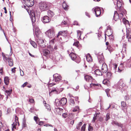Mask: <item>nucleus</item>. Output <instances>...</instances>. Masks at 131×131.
I'll return each mask as SVG.
<instances>
[{"mask_svg": "<svg viewBox=\"0 0 131 131\" xmlns=\"http://www.w3.org/2000/svg\"><path fill=\"white\" fill-rule=\"evenodd\" d=\"M55 102L57 106H62L66 103L67 100L65 98L63 97L60 101L58 99H56Z\"/></svg>", "mask_w": 131, "mask_h": 131, "instance_id": "1", "label": "nucleus"}, {"mask_svg": "<svg viewBox=\"0 0 131 131\" xmlns=\"http://www.w3.org/2000/svg\"><path fill=\"white\" fill-rule=\"evenodd\" d=\"M2 55L3 57L4 60V61H7L8 59L9 60L8 61L9 65L10 66H12L13 65V60L10 58L8 56V54H6L5 55L4 53H2Z\"/></svg>", "mask_w": 131, "mask_h": 131, "instance_id": "2", "label": "nucleus"}, {"mask_svg": "<svg viewBox=\"0 0 131 131\" xmlns=\"http://www.w3.org/2000/svg\"><path fill=\"white\" fill-rule=\"evenodd\" d=\"M48 6V3L46 2H41L39 3L40 8L42 11H45L47 9Z\"/></svg>", "mask_w": 131, "mask_h": 131, "instance_id": "3", "label": "nucleus"}, {"mask_svg": "<svg viewBox=\"0 0 131 131\" xmlns=\"http://www.w3.org/2000/svg\"><path fill=\"white\" fill-rule=\"evenodd\" d=\"M46 34L50 38L53 37L55 35L54 32L52 29L48 30L46 32Z\"/></svg>", "mask_w": 131, "mask_h": 131, "instance_id": "4", "label": "nucleus"}, {"mask_svg": "<svg viewBox=\"0 0 131 131\" xmlns=\"http://www.w3.org/2000/svg\"><path fill=\"white\" fill-rule=\"evenodd\" d=\"M23 2L28 7H31L34 4V0H23Z\"/></svg>", "mask_w": 131, "mask_h": 131, "instance_id": "5", "label": "nucleus"}, {"mask_svg": "<svg viewBox=\"0 0 131 131\" xmlns=\"http://www.w3.org/2000/svg\"><path fill=\"white\" fill-rule=\"evenodd\" d=\"M94 10L95 14L96 17H97L100 15L101 13V10L100 8L99 7H96L93 9Z\"/></svg>", "mask_w": 131, "mask_h": 131, "instance_id": "6", "label": "nucleus"}, {"mask_svg": "<svg viewBox=\"0 0 131 131\" xmlns=\"http://www.w3.org/2000/svg\"><path fill=\"white\" fill-rule=\"evenodd\" d=\"M112 31L111 28L110 27H108L107 30L105 32V35L108 36H110V37H112Z\"/></svg>", "mask_w": 131, "mask_h": 131, "instance_id": "7", "label": "nucleus"}, {"mask_svg": "<svg viewBox=\"0 0 131 131\" xmlns=\"http://www.w3.org/2000/svg\"><path fill=\"white\" fill-rule=\"evenodd\" d=\"M53 77L54 78L55 81L56 82L59 81L61 80V78L60 75L57 73L54 74Z\"/></svg>", "mask_w": 131, "mask_h": 131, "instance_id": "8", "label": "nucleus"}, {"mask_svg": "<svg viewBox=\"0 0 131 131\" xmlns=\"http://www.w3.org/2000/svg\"><path fill=\"white\" fill-rule=\"evenodd\" d=\"M17 123L19 125L18 118L16 116L15 117V122H14L12 125L13 126L12 130H13L14 128H15V127L17 125Z\"/></svg>", "mask_w": 131, "mask_h": 131, "instance_id": "9", "label": "nucleus"}, {"mask_svg": "<svg viewBox=\"0 0 131 131\" xmlns=\"http://www.w3.org/2000/svg\"><path fill=\"white\" fill-rule=\"evenodd\" d=\"M29 15H30L31 17L32 21H35V16H36L35 12L33 10L31 11L30 12Z\"/></svg>", "mask_w": 131, "mask_h": 131, "instance_id": "10", "label": "nucleus"}, {"mask_svg": "<svg viewBox=\"0 0 131 131\" xmlns=\"http://www.w3.org/2000/svg\"><path fill=\"white\" fill-rule=\"evenodd\" d=\"M50 19L47 16H45L42 18V21L44 23H48L50 21Z\"/></svg>", "mask_w": 131, "mask_h": 131, "instance_id": "11", "label": "nucleus"}, {"mask_svg": "<svg viewBox=\"0 0 131 131\" xmlns=\"http://www.w3.org/2000/svg\"><path fill=\"white\" fill-rule=\"evenodd\" d=\"M102 70L104 73H106L107 70V66L105 63H103L102 64Z\"/></svg>", "mask_w": 131, "mask_h": 131, "instance_id": "12", "label": "nucleus"}, {"mask_svg": "<svg viewBox=\"0 0 131 131\" xmlns=\"http://www.w3.org/2000/svg\"><path fill=\"white\" fill-rule=\"evenodd\" d=\"M126 38L128 39V41L130 42L131 41V34L129 30L128 29L126 30Z\"/></svg>", "mask_w": 131, "mask_h": 131, "instance_id": "13", "label": "nucleus"}, {"mask_svg": "<svg viewBox=\"0 0 131 131\" xmlns=\"http://www.w3.org/2000/svg\"><path fill=\"white\" fill-rule=\"evenodd\" d=\"M85 79L87 81H92L94 80L91 77L88 75H86L85 76Z\"/></svg>", "mask_w": 131, "mask_h": 131, "instance_id": "14", "label": "nucleus"}, {"mask_svg": "<svg viewBox=\"0 0 131 131\" xmlns=\"http://www.w3.org/2000/svg\"><path fill=\"white\" fill-rule=\"evenodd\" d=\"M72 60H74L77 58V56L73 52L71 53L69 55Z\"/></svg>", "mask_w": 131, "mask_h": 131, "instance_id": "15", "label": "nucleus"}, {"mask_svg": "<svg viewBox=\"0 0 131 131\" xmlns=\"http://www.w3.org/2000/svg\"><path fill=\"white\" fill-rule=\"evenodd\" d=\"M87 61L89 62H91L92 61V59L91 56L90 54L88 53V54L86 57Z\"/></svg>", "mask_w": 131, "mask_h": 131, "instance_id": "16", "label": "nucleus"}, {"mask_svg": "<svg viewBox=\"0 0 131 131\" xmlns=\"http://www.w3.org/2000/svg\"><path fill=\"white\" fill-rule=\"evenodd\" d=\"M103 83L104 84L107 85V86H110V83L109 81L107 79H105L103 81Z\"/></svg>", "mask_w": 131, "mask_h": 131, "instance_id": "17", "label": "nucleus"}, {"mask_svg": "<svg viewBox=\"0 0 131 131\" xmlns=\"http://www.w3.org/2000/svg\"><path fill=\"white\" fill-rule=\"evenodd\" d=\"M114 19L115 21H116L119 19L118 15L117 14V12L116 11H115L114 12Z\"/></svg>", "mask_w": 131, "mask_h": 131, "instance_id": "18", "label": "nucleus"}, {"mask_svg": "<svg viewBox=\"0 0 131 131\" xmlns=\"http://www.w3.org/2000/svg\"><path fill=\"white\" fill-rule=\"evenodd\" d=\"M2 124L1 122H0V131H9L8 129H5L4 128L2 127Z\"/></svg>", "mask_w": 131, "mask_h": 131, "instance_id": "19", "label": "nucleus"}, {"mask_svg": "<svg viewBox=\"0 0 131 131\" xmlns=\"http://www.w3.org/2000/svg\"><path fill=\"white\" fill-rule=\"evenodd\" d=\"M43 103L45 104V106L46 107V108L47 109L48 111H50L51 110L50 105L48 104H47L45 101H44Z\"/></svg>", "mask_w": 131, "mask_h": 131, "instance_id": "20", "label": "nucleus"}, {"mask_svg": "<svg viewBox=\"0 0 131 131\" xmlns=\"http://www.w3.org/2000/svg\"><path fill=\"white\" fill-rule=\"evenodd\" d=\"M53 80L52 79H50L49 81V86H51L55 84L54 83H53Z\"/></svg>", "mask_w": 131, "mask_h": 131, "instance_id": "21", "label": "nucleus"}, {"mask_svg": "<svg viewBox=\"0 0 131 131\" xmlns=\"http://www.w3.org/2000/svg\"><path fill=\"white\" fill-rule=\"evenodd\" d=\"M95 73L97 75H101L102 74L101 71L99 69H96L94 71Z\"/></svg>", "mask_w": 131, "mask_h": 131, "instance_id": "22", "label": "nucleus"}, {"mask_svg": "<svg viewBox=\"0 0 131 131\" xmlns=\"http://www.w3.org/2000/svg\"><path fill=\"white\" fill-rule=\"evenodd\" d=\"M63 110L62 109L60 108H58L56 109L57 112L59 114H61L62 113Z\"/></svg>", "mask_w": 131, "mask_h": 131, "instance_id": "23", "label": "nucleus"}, {"mask_svg": "<svg viewBox=\"0 0 131 131\" xmlns=\"http://www.w3.org/2000/svg\"><path fill=\"white\" fill-rule=\"evenodd\" d=\"M118 84L122 87L125 86V84L123 82L122 80H120L118 82Z\"/></svg>", "mask_w": 131, "mask_h": 131, "instance_id": "24", "label": "nucleus"}, {"mask_svg": "<svg viewBox=\"0 0 131 131\" xmlns=\"http://www.w3.org/2000/svg\"><path fill=\"white\" fill-rule=\"evenodd\" d=\"M62 6L63 8L65 9H67L68 8V6L67 5L65 2H64L62 4Z\"/></svg>", "mask_w": 131, "mask_h": 131, "instance_id": "25", "label": "nucleus"}, {"mask_svg": "<svg viewBox=\"0 0 131 131\" xmlns=\"http://www.w3.org/2000/svg\"><path fill=\"white\" fill-rule=\"evenodd\" d=\"M27 126L26 123V120L25 118H24L23 119L22 122V126L23 127H25Z\"/></svg>", "mask_w": 131, "mask_h": 131, "instance_id": "26", "label": "nucleus"}, {"mask_svg": "<svg viewBox=\"0 0 131 131\" xmlns=\"http://www.w3.org/2000/svg\"><path fill=\"white\" fill-rule=\"evenodd\" d=\"M9 79L8 77H5L4 78V82L6 85H8L9 83Z\"/></svg>", "mask_w": 131, "mask_h": 131, "instance_id": "27", "label": "nucleus"}, {"mask_svg": "<svg viewBox=\"0 0 131 131\" xmlns=\"http://www.w3.org/2000/svg\"><path fill=\"white\" fill-rule=\"evenodd\" d=\"M30 43L31 45L35 48L37 47V45L36 43L34 41H30Z\"/></svg>", "mask_w": 131, "mask_h": 131, "instance_id": "28", "label": "nucleus"}, {"mask_svg": "<svg viewBox=\"0 0 131 131\" xmlns=\"http://www.w3.org/2000/svg\"><path fill=\"white\" fill-rule=\"evenodd\" d=\"M123 64L122 63H121L120 66L118 67V72H121L123 70Z\"/></svg>", "mask_w": 131, "mask_h": 131, "instance_id": "29", "label": "nucleus"}, {"mask_svg": "<svg viewBox=\"0 0 131 131\" xmlns=\"http://www.w3.org/2000/svg\"><path fill=\"white\" fill-rule=\"evenodd\" d=\"M48 15L49 16L52 17L53 15L54 14L52 12L49 10L48 12Z\"/></svg>", "mask_w": 131, "mask_h": 131, "instance_id": "30", "label": "nucleus"}, {"mask_svg": "<svg viewBox=\"0 0 131 131\" xmlns=\"http://www.w3.org/2000/svg\"><path fill=\"white\" fill-rule=\"evenodd\" d=\"M113 124H115L116 125H117L122 127V125L120 123H118L117 122L114 121L113 122Z\"/></svg>", "mask_w": 131, "mask_h": 131, "instance_id": "31", "label": "nucleus"}, {"mask_svg": "<svg viewBox=\"0 0 131 131\" xmlns=\"http://www.w3.org/2000/svg\"><path fill=\"white\" fill-rule=\"evenodd\" d=\"M33 30L35 31V32H40V30L37 27H36L35 26L34 27Z\"/></svg>", "mask_w": 131, "mask_h": 131, "instance_id": "32", "label": "nucleus"}, {"mask_svg": "<svg viewBox=\"0 0 131 131\" xmlns=\"http://www.w3.org/2000/svg\"><path fill=\"white\" fill-rule=\"evenodd\" d=\"M67 33V32L66 31H60L58 33L57 37H58L59 36H60L61 35H62L63 36H64V34L65 33Z\"/></svg>", "mask_w": 131, "mask_h": 131, "instance_id": "33", "label": "nucleus"}, {"mask_svg": "<svg viewBox=\"0 0 131 131\" xmlns=\"http://www.w3.org/2000/svg\"><path fill=\"white\" fill-rule=\"evenodd\" d=\"M34 119L36 123L38 124V122L39 121V118L37 117L34 116Z\"/></svg>", "mask_w": 131, "mask_h": 131, "instance_id": "34", "label": "nucleus"}, {"mask_svg": "<svg viewBox=\"0 0 131 131\" xmlns=\"http://www.w3.org/2000/svg\"><path fill=\"white\" fill-rule=\"evenodd\" d=\"M117 6L118 7H120L121 6V3L119 1H117Z\"/></svg>", "mask_w": 131, "mask_h": 131, "instance_id": "35", "label": "nucleus"}, {"mask_svg": "<svg viewBox=\"0 0 131 131\" xmlns=\"http://www.w3.org/2000/svg\"><path fill=\"white\" fill-rule=\"evenodd\" d=\"M77 33L78 37L79 38H80L82 34L81 31L80 30H78L77 31Z\"/></svg>", "mask_w": 131, "mask_h": 131, "instance_id": "36", "label": "nucleus"}, {"mask_svg": "<svg viewBox=\"0 0 131 131\" xmlns=\"http://www.w3.org/2000/svg\"><path fill=\"white\" fill-rule=\"evenodd\" d=\"M90 87H91L92 86H99V85L98 84H95L94 83H92L90 84Z\"/></svg>", "mask_w": 131, "mask_h": 131, "instance_id": "37", "label": "nucleus"}, {"mask_svg": "<svg viewBox=\"0 0 131 131\" xmlns=\"http://www.w3.org/2000/svg\"><path fill=\"white\" fill-rule=\"evenodd\" d=\"M86 125V124H84V125L82 126L81 128V131H84L85 129Z\"/></svg>", "mask_w": 131, "mask_h": 131, "instance_id": "38", "label": "nucleus"}, {"mask_svg": "<svg viewBox=\"0 0 131 131\" xmlns=\"http://www.w3.org/2000/svg\"><path fill=\"white\" fill-rule=\"evenodd\" d=\"M70 104L71 105H73L74 103V102L73 99H71L70 100Z\"/></svg>", "mask_w": 131, "mask_h": 131, "instance_id": "39", "label": "nucleus"}, {"mask_svg": "<svg viewBox=\"0 0 131 131\" xmlns=\"http://www.w3.org/2000/svg\"><path fill=\"white\" fill-rule=\"evenodd\" d=\"M42 42H43V40H40L38 41V44L40 45L41 46L43 47V45H42L41 43Z\"/></svg>", "mask_w": 131, "mask_h": 131, "instance_id": "40", "label": "nucleus"}, {"mask_svg": "<svg viewBox=\"0 0 131 131\" xmlns=\"http://www.w3.org/2000/svg\"><path fill=\"white\" fill-rule=\"evenodd\" d=\"M82 122H81L79 123L78 126L77 127V129H80V127L82 125Z\"/></svg>", "mask_w": 131, "mask_h": 131, "instance_id": "41", "label": "nucleus"}, {"mask_svg": "<svg viewBox=\"0 0 131 131\" xmlns=\"http://www.w3.org/2000/svg\"><path fill=\"white\" fill-rule=\"evenodd\" d=\"M44 53L45 54V56H46L47 55H48L49 53V50H46L44 51Z\"/></svg>", "mask_w": 131, "mask_h": 131, "instance_id": "42", "label": "nucleus"}, {"mask_svg": "<svg viewBox=\"0 0 131 131\" xmlns=\"http://www.w3.org/2000/svg\"><path fill=\"white\" fill-rule=\"evenodd\" d=\"M12 91V90H6L5 92L8 95L10 94L11 93Z\"/></svg>", "mask_w": 131, "mask_h": 131, "instance_id": "43", "label": "nucleus"}, {"mask_svg": "<svg viewBox=\"0 0 131 131\" xmlns=\"http://www.w3.org/2000/svg\"><path fill=\"white\" fill-rule=\"evenodd\" d=\"M55 92L57 93V91L56 90V89H53L51 91H49V95H50L51 93L53 92Z\"/></svg>", "mask_w": 131, "mask_h": 131, "instance_id": "44", "label": "nucleus"}, {"mask_svg": "<svg viewBox=\"0 0 131 131\" xmlns=\"http://www.w3.org/2000/svg\"><path fill=\"white\" fill-rule=\"evenodd\" d=\"M121 105L123 107H125L126 106V104L124 102H121Z\"/></svg>", "mask_w": 131, "mask_h": 131, "instance_id": "45", "label": "nucleus"}, {"mask_svg": "<svg viewBox=\"0 0 131 131\" xmlns=\"http://www.w3.org/2000/svg\"><path fill=\"white\" fill-rule=\"evenodd\" d=\"M79 109V108L78 106H76L73 110V112H76L78 111Z\"/></svg>", "mask_w": 131, "mask_h": 131, "instance_id": "46", "label": "nucleus"}, {"mask_svg": "<svg viewBox=\"0 0 131 131\" xmlns=\"http://www.w3.org/2000/svg\"><path fill=\"white\" fill-rule=\"evenodd\" d=\"M79 42L78 41H77L76 42H75L73 44V45L77 47H78L79 44Z\"/></svg>", "mask_w": 131, "mask_h": 131, "instance_id": "47", "label": "nucleus"}, {"mask_svg": "<svg viewBox=\"0 0 131 131\" xmlns=\"http://www.w3.org/2000/svg\"><path fill=\"white\" fill-rule=\"evenodd\" d=\"M62 116L64 118H66L68 116V115L67 113H65L63 114Z\"/></svg>", "mask_w": 131, "mask_h": 131, "instance_id": "48", "label": "nucleus"}, {"mask_svg": "<svg viewBox=\"0 0 131 131\" xmlns=\"http://www.w3.org/2000/svg\"><path fill=\"white\" fill-rule=\"evenodd\" d=\"M29 101L32 103H34V100L32 99H30L29 100Z\"/></svg>", "mask_w": 131, "mask_h": 131, "instance_id": "49", "label": "nucleus"}, {"mask_svg": "<svg viewBox=\"0 0 131 131\" xmlns=\"http://www.w3.org/2000/svg\"><path fill=\"white\" fill-rule=\"evenodd\" d=\"M109 114H107L106 115V120L107 121L108 119H109Z\"/></svg>", "mask_w": 131, "mask_h": 131, "instance_id": "50", "label": "nucleus"}, {"mask_svg": "<svg viewBox=\"0 0 131 131\" xmlns=\"http://www.w3.org/2000/svg\"><path fill=\"white\" fill-rule=\"evenodd\" d=\"M10 53L9 54V55L10 56H11L13 53L12 50V49L11 47H10Z\"/></svg>", "mask_w": 131, "mask_h": 131, "instance_id": "51", "label": "nucleus"}, {"mask_svg": "<svg viewBox=\"0 0 131 131\" xmlns=\"http://www.w3.org/2000/svg\"><path fill=\"white\" fill-rule=\"evenodd\" d=\"M20 75L21 76H23L24 75V72L23 71L20 70Z\"/></svg>", "mask_w": 131, "mask_h": 131, "instance_id": "52", "label": "nucleus"}, {"mask_svg": "<svg viewBox=\"0 0 131 131\" xmlns=\"http://www.w3.org/2000/svg\"><path fill=\"white\" fill-rule=\"evenodd\" d=\"M27 82H26L25 83H24L21 86V87H25L27 84Z\"/></svg>", "mask_w": 131, "mask_h": 131, "instance_id": "53", "label": "nucleus"}, {"mask_svg": "<svg viewBox=\"0 0 131 131\" xmlns=\"http://www.w3.org/2000/svg\"><path fill=\"white\" fill-rule=\"evenodd\" d=\"M16 68H14L12 69L11 71L12 72L14 73H15V69Z\"/></svg>", "mask_w": 131, "mask_h": 131, "instance_id": "54", "label": "nucleus"}, {"mask_svg": "<svg viewBox=\"0 0 131 131\" xmlns=\"http://www.w3.org/2000/svg\"><path fill=\"white\" fill-rule=\"evenodd\" d=\"M44 124V122L42 121H40L39 124V125H42Z\"/></svg>", "mask_w": 131, "mask_h": 131, "instance_id": "55", "label": "nucleus"}, {"mask_svg": "<svg viewBox=\"0 0 131 131\" xmlns=\"http://www.w3.org/2000/svg\"><path fill=\"white\" fill-rule=\"evenodd\" d=\"M40 32H35V34L38 37L39 36V35L40 34Z\"/></svg>", "mask_w": 131, "mask_h": 131, "instance_id": "56", "label": "nucleus"}, {"mask_svg": "<svg viewBox=\"0 0 131 131\" xmlns=\"http://www.w3.org/2000/svg\"><path fill=\"white\" fill-rule=\"evenodd\" d=\"M92 129V127L90 126V125L89 126L88 128V130H91Z\"/></svg>", "mask_w": 131, "mask_h": 131, "instance_id": "57", "label": "nucleus"}, {"mask_svg": "<svg viewBox=\"0 0 131 131\" xmlns=\"http://www.w3.org/2000/svg\"><path fill=\"white\" fill-rule=\"evenodd\" d=\"M54 43L53 42V40H51V41H50V44H53Z\"/></svg>", "mask_w": 131, "mask_h": 131, "instance_id": "58", "label": "nucleus"}, {"mask_svg": "<svg viewBox=\"0 0 131 131\" xmlns=\"http://www.w3.org/2000/svg\"><path fill=\"white\" fill-rule=\"evenodd\" d=\"M4 10H5V13L6 14L7 13V11L6 7H4Z\"/></svg>", "mask_w": 131, "mask_h": 131, "instance_id": "59", "label": "nucleus"}, {"mask_svg": "<svg viewBox=\"0 0 131 131\" xmlns=\"http://www.w3.org/2000/svg\"><path fill=\"white\" fill-rule=\"evenodd\" d=\"M0 73L2 74H3L2 69H1L0 70Z\"/></svg>", "mask_w": 131, "mask_h": 131, "instance_id": "60", "label": "nucleus"}, {"mask_svg": "<svg viewBox=\"0 0 131 131\" xmlns=\"http://www.w3.org/2000/svg\"><path fill=\"white\" fill-rule=\"evenodd\" d=\"M74 123V121L73 120H72L71 122H70V124H73Z\"/></svg>", "mask_w": 131, "mask_h": 131, "instance_id": "61", "label": "nucleus"}, {"mask_svg": "<svg viewBox=\"0 0 131 131\" xmlns=\"http://www.w3.org/2000/svg\"><path fill=\"white\" fill-rule=\"evenodd\" d=\"M75 99L76 101L78 99V97H75Z\"/></svg>", "mask_w": 131, "mask_h": 131, "instance_id": "62", "label": "nucleus"}, {"mask_svg": "<svg viewBox=\"0 0 131 131\" xmlns=\"http://www.w3.org/2000/svg\"><path fill=\"white\" fill-rule=\"evenodd\" d=\"M117 64H115V67H114L115 69H116L117 68Z\"/></svg>", "mask_w": 131, "mask_h": 131, "instance_id": "63", "label": "nucleus"}, {"mask_svg": "<svg viewBox=\"0 0 131 131\" xmlns=\"http://www.w3.org/2000/svg\"><path fill=\"white\" fill-rule=\"evenodd\" d=\"M107 75H110V76H111V74L109 72L107 73Z\"/></svg>", "mask_w": 131, "mask_h": 131, "instance_id": "64", "label": "nucleus"}]
</instances>
